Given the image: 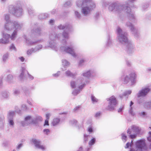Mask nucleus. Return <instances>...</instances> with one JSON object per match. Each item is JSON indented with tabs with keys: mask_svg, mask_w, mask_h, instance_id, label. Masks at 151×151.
Returning a JSON list of instances; mask_svg holds the SVG:
<instances>
[{
	"mask_svg": "<svg viewBox=\"0 0 151 151\" xmlns=\"http://www.w3.org/2000/svg\"><path fill=\"white\" fill-rule=\"evenodd\" d=\"M22 27V24L19 23L17 21L13 20L11 22L5 23L4 29L8 31H11L14 29L11 35L7 34H3V38L0 39V43L5 44L9 42V39L10 38L12 40H15L17 35L18 32L20 30Z\"/></svg>",
	"mask_w": 151,
	"mask_h": 151,
	"instance_id": "obj_1",
	"label": "nucleus"
},
{
	"mask_svg": "<svg viewBox=\"0 0 151 151\" xmlns=\"http://www.w3.org/2000/svg\"><path fill=\"white\" fill-rule=\"evenodd\" d=\"M116 32L118 41L121 43L126 45V50L127 53L129 55L133 53L135 50L134 47L132 42L128 40L127 33L123 32L122 29L119 27L117 28Z\"/></svg>",
	"mask_w": 151,
	"mask_h": 151,
	"instance_id": "obj_2",
	"label": "nucleus"
},
{
	"mask_svg": "<svg viewBox=\"0 0 151 151\" xmlns=\"http://www.w3.org/2000/svg\"><path fill=\"white\" fill-rule=\"evenodd\" d=\"M76 5L81 8V13L84 16H89L96 7L95 3L92 0H77Z\"/></svg>",
	"mask_w": 151,
	"mask_h": 151,
	"instance_id": "obj_3",
	"label": "nucleus"
},
{
	"mask_svg": "<svg viewBox=\"0 0 151 151\" xmlns=\"http://www.w3.org/2000/svg\"><path fill=\"white\" fill-rule=\"evenodd\" d=\"M136 0H129L125 1L123 5L124 7V11L127 13V17L129 20L133 23H135L137 22V19L134 12H131L130 7L134 6L133 3Z\"/></svg>",
	"mask_w": 151,
	"mask_h": 151,
	"instance_id": "obj_4",
	"label": "nucleus"
},
{
	"mask_svg": "<svg viewBox=\"0 0 151 151\" xmlns=\"http://www.w3.org/2000/svg\"><path fill=\"white\" fill-rule=\"evenodd\" d=\"M58 27L60 29H64L63 35H62L61 34L60 35V37L61 38L60 40L62 42V43L65 46L67 45H69L66 42V40L69 38V34L68 32H67L66 31L70 32L71 31L72 28L71 25L68 24L63 25L60 24L58 26Z\"/></svg>",
	"mask_w": 151,
	"mask_h": 151,
	"instance_id": "obj_5",
	"label": "nucleus"
},
{
	"mask_svg": "<svg viewBox=\"0 0 151 151\" xmlns=\"http://www.w3.org/2000/svg\"><path fill=\"white\" fill-rule=\"evenodd\" d=\"M9 11L11 14L17 17H21L23 14V9L20 1L17 2L14 6L9 5Z\"/></svg>",
	"mask_w": 151,
	"mask_h": 151,
	"instance_id": "obj_6",
	"label": "nucleus"
},
{
	"mask_svg": "<svg viewBox=\"0 0 151 151\" xmlns=\"http://www.w3.org/2000/svg\"><path fill=\"white\" fill-rule=\"evenodd\" d=\"M61 34H59L58 35L55 34L54 32H51L49 36V46H46V48H48L49 47L52 49L57 51L58 49L57 44L55 42V41L56 39L60 40L61 38L60 37Z\"/></svg>",
	"mask_w": 151,
	"mask_h": 151,
	"instance_id": "obj_7",
	"label": "nucleus"
},
{
	"mask_svg": "<svg viewBox=\"0 0 151 151\" xmlns=\"http://www.w3.org/2000/svg\"><path fill=\"white\" fill-rule=\"evenodd\" d=\"M89 80L85 79L83 78H81L76 81H70V86L72 88L78 87L79 89H82L86 86V84L88 83Z\"/></svg>",
	"mask_w": 151,
	"mask_h": 151,
	"instance_id": "obj_8",
	"label": "nucleus"
},
{
	"mask_svg": "<svg viewBox=\"0 0 151 151\" xmlns=\"http://www.w3.org/2000/svg\"><path fill=\"white\" fill-rule=\"evenodd\" d=\"M109 10L110 11H114L118 13L122 12L124 11V7L123 5L118 2H114L109 4L108 7Z\"/></svg>",
	"mask_w": 151,
	"mask_h": 151,
	"instance_id": "obj_9",
	"label": "nucleus"
},
{
	"mask_svg": "<svg viewBox=\"0 0 151 151\" xmlns=\"http://www.w3.org/2000/svg\"><path fill=\"white\" fill-rule=\"evenodd\" d=\"M106 100L108 101V105L106 108V109L109 111L114 110L117 104V101L116 98L114 96H112L106 99Z\"/></svg>",
	"mask_w": 151,
	"mask_h": 151,
	"instance_id": "obj_10",
	"label": "nucleus"
},
{
	"mask_svg": "<svg viewBox=\"0 0 151 151\" xmlns=\"http://www.w3.org/2000/svg\"><path fill=\"white\" fill-rule=\"evenodd\" d=\"M145 141L144 139L137 140L135 142V148H131L130 151H142L146 147Z\"/></svg>",
	"mask_w": 151,
	"mask_h": 151,
	"instance_id": "obj_11",
	"label": "nucleus"
},
{
	"mask_svg": "<svg viewBox=\"0 0 151 151\" xmlns=\"http://www.w3.org/2000/svg\"><path fill=\"white\" fill-rule=\"evenodd\" d=\"M70 45L67 46L61 47L60 48L61 50L63 51L68 53L74 58H76L77 55L74 51V46L72 43H70Z\"/></svg>",
	"mask_w": 151,
	"mask_h": 151,
	"instance_id": "obj_12",
	"label": "nucleus"
},
{
	"mask_svg": "<svg viewBox=\"0 0 151 151\" xmlns=\"http://www.w3.org/2000/svg\"><path fill=\"white\" fill-rule=\"evenodd\" d=\"M125 26L130 29L136 38H138L140 36L139 32L138 29L134 27V25L129 21H128L126 22Z\"/></svg>",
	"mask_w": 151,
	"mask_h": 151,
	"instance_id": "obj_13",
	"label": "nucleus"
},
{
	"mask_svg": "<svg viewBox=\"0 0 151 151\" xmlns=\"http://www.w3.org/2000/svg\"><path fill=\"white\" fill-rule=\"evenodd\" d=\"M125 26L130 29L136 38H138L140 36L139 32L138 29L134 27V25L129 21H128L126 22Z\"/></svg>",
	"mask_w": 151,
	"mask_h": 151,
	"instance_id": "obj_14",
	"label": "nucleus"
},
{
	"mask_svg": "<svg viewBox=\"0 0 151 151\" xmlns=\"http://www.w3.org/2000/svg\"><path fill=\"white\" fill-rule=\"evenodd\" d=\"M136 76L135 73H132L129 76H126L123 77L124 79L122 81H123L124 83L127 84L130 81L131 85H133L136 83Z\"/></svg>",
	"mask_w": 151,
	"mask_h": 151,
	"instance_id": "obj_15",
	"label": "nucleus"
},
{
	"mask_svg": "<svg viewBox=\"0 0 151 151\" xmlns=\"http://www.w3.org/2000/svg\"><path fill=\"white\" fill-rule=\"evenodd\" d=\"M32 142L35 145L36 148L41 149L42 150H45V146L41 144L40 141L39 140L33 139L32 140Z\"/></svg>",
	"mask_w": 151,
	"mask_h": 151,
	"instance_id": "obj_16",
	"label": "nucleus"
},
{
	"mask_svg": "<svg viewBox=\"0 0 151 151\" xmlns=\"http://www.w3.org/2000/svg\"><path fill=\"white\" fill-rule=\"evenodd\" d=\"M21 70V72L19 75V77L21 79L25 77L27 75L28 76V78L29 79L32 80L34 78V77L33 76L29 74L25 68L22 67Z\"/></svg>",
	"mask_w": 151,
	"mask_h": 151,
	"instance_id": "obj_17",
	"label": "nucleus"
},
{
	"mask_svg": "<svg viewBox=\"0 0 151 151\" xmlns=\"http://www.w3.org/2000/svg\"><path fill=\"white\" fill-rule=\"evenodd\" d=\"M150 91V89L148 87L142 88L140 90L137 94L138 97L145 96Z\"/></svg>",
	"mask_w": 151,
	"mask_h": 151,
	"instance_id": "obj_18",
	"label": "nucleus"
},
{
	"mask_svg": "<svg viewBox=\"0 0 151 151\" xmlns=\"http://www.w3.org/2000/svg\"><path fill=\"white\" fill-rule=\"evenodd\" d=\"M96 75L95 72L93 70H90L84 71L82 75L87 78L93 77Z\"/></svg>",
	"mask_w": 151,
	"mask_h": 151,
	"instance_id": "obj_19",
	"label": "nucleus"
},
{
	"mask_svg": "<svg viewBox=\"0 0 151 151\" xmlns=\"http://www.w3.org/2000/svg\"><path fill=\"white\" fill-rule=\"evenodd\" d=\"M24 38L26 40V43L29 45H34L36 43H37L40 41H32V40L29 39H27L26 36L24 35Z\"/></svg>",
	"mask_w": 151,
	"mask_h": 151,
	"instance_id": "obj_20",
	"label": "nucleus"
},
{
	"mask_svg": "<svg viewBox=\"0 0 151 151\" xmlns=\"http://www.w3.org/2000/svg\"><path fill=\"white\" fill-rule=\"evenodd\" d=\"M131 128L132 131L134 132V133L137 134L140 133L141 130V128L135 125L132 126L131 127Z\"/></svg>",
	"mask_w": 151,
	"mask_h": 151,
	"instance_id": "obj_21",
	"label": "nucleus"
},
{
	"mask_svg": "<svg viewBox=\"0 0 151 151\" xmlns=\"http://www.w3.org/2000/svg\"><path fill=\"white\" fill-rule=\"evenodd\" d=\"M25 122H27L28 124H30L32 123H35L36 122L34 121V118H32L31 116H28L25 118Z\"/></svg>",
	"mask_w": 151,
	"mask_h": 151,
	"instance_id": "obj_22",
	"label": "nucleus"
},
{
	"mask_svg": "<svg viewBox=\"0 0 151 151\" xmlns=\"http://www.w3.org/2000/svg\"><path fill=\"white\" fill-rule=\"evenodd\" d=\"M65 75L68 77H70L72 78H75V76L77 75V73H73L69 70H67L65 72Z\"/></svg>",
	"mask_w": 151,
	"mask_h": 151,
	"instance_id": "obj_23",
	"label": "nucleus"
},
{
	"mask_svg": "<svg viewBox=\"0 0 151 151\" xmlns=\"http://www.w3.org/2000/svg\"><path fill=\"white\" fill-rule=\"evenodd\" d=\"M131 93V90L126 91L124 92L123 94L120 95L119 97L121 99H122L124 96L127 97V98L128 96Z\"/></svg>",
	"mask_w": 151,
	"mask_h": 151,
	"instance_id": "obj_24",
	"label": "nucleus"
},
{
	"mask_svg": "<svg viewBox=\"0 0 151 151\" xmlns=\"http://www.w3.org/2000/svg\"><path fill=\"white\" fill-rule=\"evenodd\" d=\"M113 45L112 40L109 36H108L107 41L106 45V47L108 48L111 47Z\"/></svg>",
	"mask_w": 151,
	"mask_h": 151,
	"instance_id": "obj_25",
	"label": "nucleus"
},
{
	"mask_svg": "<svg viewBox=\"0 0 151 151\" xmlns=\"http://www.w3.org/2000/svg\"><path fill=\"white\" fill-rule=\"evenodd\" d=\"M32 32L33 33L36 35H39L40 34V29L39 27H36V26H35L34 27Z\"/></svg>",
	"mask_w": 151,
	"mask_h": 151,
	"instance_id": "obj_26",
	"label": "nucleus"
},
{
	"mask_svg": "<svg viewBox=\"0 0 151 151\" xmlns=\"http://www.w3.org/2000/svg\"><path fill=\"white\" fill-rule=\"evenodd\" d=\"M15 115L14 111H10L9 112L8 115V119H13V118Z\"/></svg>",
	"mask_w": 151,
	"mask_h": 151,
	"instance_id": "obj_27",
	"label": "nucleus"
},
{
	"mask_svg": "<svg viewBox=\"0 0 151 151\" xmlns=\"http://www.w3.org/2000/svg\"><path fill=\"white\" fill-rule=\"evenodd\" d=\"M4 20L6 21L5 23H9L13 20H10L9 15L8 14H4Z\"/></svg>",
	"mask_w": 151,
	"mask_h": 151,
	"instance_id": "obj_28",
	"label": "nucleus"
},
{
	"mask_svg": "<svg viewBox=\"0 0 151 151\" xmlns=\"http://www.w3.org/2000/svg\"><path fill=\"white\" fill-rule=\"evenodd\" d=\"M48 17V14L47 13H42L39 15V18L42 19H45Z\"/></svg>",
	"mask_w": 151,
	"mask_h": 151,
	"instance_id": "obj_29",
	"label": "nucleus"
},
{
	"mask_svg": "<svg viewBox=\"0 0 151 151\" xmlns=\"http://www.w3.org/2000/svg\"><path fill=\"white\" fill-rule=\"evenodd\" d=\"M27 10L28 14L31 16L33 15L35 13L34 10L32 7H29L27 8Z\"/></svg>",
	"mask_w": 151,
	"mask_h": 151,
	"instance_id": "obj_30",
	"label": "nucleus"
},
{
	"mask_svg": "<svg viewBox=\"0 0 151 151\" xmlns=\"http://www.w3.org/2000/svg\"><path fill=\"white\" fill-rule=\"evenodd\" d=\"M127 133L129 135V137L131 139H134L135 138L137 134L134 133L133 134H131V132L130 131V129H128L127 130Z\"/></svg>",
	"mask_w": 151,
	"mask_h": 151,
	"instance_id": "obj_31",
	"label": "nucleus"
},
{
	"mask_svg": "<svg viewBox=\"0 0 151 151\" xmlns=\"http://www.w3.org/2000/svg\"><path fill=\"white\" fill-rule=\"evenodd\" d=\"M134 104L133 102L132 101L130 102V109L129 110V112L130 114L132 116H134L135 115V113L133 112V109L132 106Z\"/></svg>",
	"mask_w": 151,
	"mask_h": 151,
	"instance_id": "obj_32",
	"label": "nucleus"
},
{
	"mask_svg": "<svg viewBox=\"0 0 151 151\" xmlns=\"http://www.w3.org/2000/svg\"><path fill=\"white\" fill-rule=\"evenodd\" d=\"M74 15L76 18L80 19L81 18V15L77 11H74Z\"/></svg>",
	"mask_w": 151,
	"mask_h": 151,
	"instance_id": "obj_33",
	"label": "nucleus"
},
{
	"mask_svg": "<svg viewBox=\"0 0 151 151\" xmlns=\"http://www.w3.org/2000/svg\"><path fill=\"white\" fill-rule=\"evenodd\" d=\"M62 65L65 68L68 67L70 65V63L65 60H63L62 61Z\"/></svg>",
	"mask_w": 151,
	"mask_h": 151,
	"instance_id": "obj_34",
	"label": "nucleus"
},
{
	"mask_svg": "<svg viewBox=\"0 0 151 151\" xmlns=\"http://www.w3.org/2000/svg\"><path fill=\"white\" fill-rule=\"evenodd\" d=\"M60 122V119L58 118L54 119L53 122H52V125L55 126L59 124Z\"/></svg>",
	"mask_w": 151,
	"mask_h": 151,
	"instance_id": "obj_35",
	"label": "nucleus"
},
{
	"mask_svg": "<svg viewBox=\"0 0 151 151\" xmlns=\"http://www.w3.org/2000/svg\"><path fill=\"white\" fill-rule=\"evenodd\" d=\"M145 108L149 109L151 108V102H145L144 105Z\"/></svg>",
	"mask_w": 151,
	"mask_h": 151,
	"instance_id": "obj_36",
	"label": "nucleus"
},
{
	"mask_svg": "<svg viewBox=\"0 0 151 151\" xmlns=\"http://www.w3.org/2000/svg\"><path fill=\"white\" fill-rule=\"evenodd\" d=\"M91 100L93 103H97L98 101V100L96 99L93 95H91Z\"/></svg>",
	"mask_w": 151,
	"mask_h": 151,
	"instance_id": "obj_37",
	"label": "nucleus"
},
{
	"mask_svg": "<svg viewBox=\"0 0 151 151\" xmlns=\"http://www.w3.org/2000/svg\"><path fill=\"white\" fill-rule=\"evenodd\" d=\"M86 60L85 59H82L80 60L78 63V65L79 66H82L84 65V63L86 62Z\"/></svg>",
	"mask_w": 151,
	"mask_h": 151,
	"instance_id": "obj_38",
	"label": "nucleus"
},
{
	"mask_svg": "<svg viewBox=\"0 0 151 151\" xmlns=\"http://www.w3.org/2000/svg\"><path fill=\"white\" fill-rule=\"evenodd\" d=\"M4 123V117L2 116H0V123L1 127H3Z\"/></svg>",
	"mask_w": 151,
	"mask_h": 151,
	"instance_id": "obj_39",
	"label": "nucleus"
},
{
	"mask_svg": "<svg viewBox=\"0 0 151 151\" xmlns=\"http://www.w3.org/2000/svg\"><path fill=\"white\" fill-rule=\"evenodd\" d=\"M34 121L36 122L35 124H36L38 122L41 121L42 120V118L39 116H36V118H34Z\"/></svg>",
	"mask_w": 151,
	"mask_h": 151,
	"instance_id": "obj_40",
	"label": "nucleus"
},
{
	"mask_svg": "<svg viewBox=\"0 0 151 151\" xmlns=\"http://www.w3.org/2000/svg\"><path fill=\"white\" fill-rule=\"evenodd\" d=\"M9 124L11 127H14V122L13 119H8Z\"/></svg>",
	"mask_w": 151,
	"mask_h": 151,
	"instance_id": "obj_41",
	"label": "nucleus"
},
{
	"mask_svg": "<svg viewBox=\"0 0 151 151\" xmlns=\"http://www.w3.org/2000/svg\"><path fill=\"white\" fill-rule=\"evenodd\" d=\"M122 139V140L124 142H125L127 140V137L124 133H122L121 134Z\"/></svg>",
	"mask_w": 151,
	"mask_h": 151,
	"instance_id": "obj_42",
	"label": "nucleus"
},
{
	"mask_svg": "<svg viewBox=\"0 0 151 151\" xmlns=\"http://www.w3.org/2000/svg\"><path fill=\"white\" fill-rule=\"evenodd\" d=\"M96 140V139L95 138L93 137L92 139H91V140H90L88 142V144L89 145L91 146L93 145L95 142Z\"/></svg>",
	"mask_w": 151,
	"mask_h": 151,
	"instance_id": "obj_43",
	"label": "nucleus"
},
{
	"mask_svg": "<svg viewBox=\"0 0 151 151\" xmlns=\"http://www.w3.org/2000/svg\"><path fill=\"white\" fill-rule=\"evenodd\" d=\"M70 124L73 126H76L77 123V120L75 119H72L70 120L69 121Z\"/></svg>",
	"mask_w": 151,
	"mask_h": 151,
	"instance_id": "obj_44",
	"label": "nucleus"
},
{
	"mask_svg": "<svg viewBox=\"0 0 151 151\" xmlns=\"http://www.w3.org/2000/svg\"><path fill=\"white\" fill-rule=\"evenodd\" d=\"M2 96L4 98H7L9 96V93L7 91H4L2 93Z\"/></svg>",
	"mask_w": 151,
	"mask_h": 151,
	"instance_id": "obj_45",
	"label": "nucleus"
},
{
	"mask_svg": "<svg viewBox=\"0 0 151 151\" xmlns=\"http://www.w3.org/2000/svg\"><path fill=\"white\" fill-rule=\"evenodd\" d=\"M80 90L79 89H76L75 90L73 91L72 92V94L74 96L77 95L80 92Z\"/></svg>",
	"mask_w": 151,
	"mask_h": 151,
	"instance_id": "obj_46",
	"label": "nucleus"
},
{
	"mask_svg": "<svg viewBox=\"0 0 151 151\" xmlns=\"http://www.w3.org/2000/svg\"><path fill=\"white\" fill-rule=\"evenodd\" d=\"M89 135H86L84 134V141L86 142L88 140V138L90 137Z\"/></svg>",
	"mask_w": 151,
	"mask_h": 151,
	"instance_id": "obj_47",
	"label": "nucleus"
},
{
	"mask_svg": "<svg viewBox=\"0 0 151 151\" xmlns=\"http://www.w3.org/2000/svg\"><path fill=\"white\" fill-rule=\"evenodd\" d=\"M35 50L34 49L32 48L31 49L29 50L27 52V54L28 55H30L32 53L35 52Z\"/></svg>",
	"mask_w": 151,
	"mask_h": 151,
	"instance_id": "obj_48",
	"label": "nucleus"
},
{
	"mask_svg": "<svg viewBox=\"0 0 151 151\" xmlns=\"http://www.w3.org/2000/svg\"><path fill=\"white\" fill-rule=\"evenodd\" d=\"M19 90L18 89H15L13 90V94L15 95H19L20 93Z\"/></svg>",
	"mask_w": 151,
	"mask_h": 151,
	"instance_id": "obj_49",
	"label": "nucleus"
},
{
	"mask_svg": "<svg viewBox=\"0 0 151 151\" xmlns=\"http://www.w3.org/2000/svg\"><path fill=\"white\" fill-rule=\"evenodd\" d=\"M109 3L107 1H104L102 2V5L103 7H106L107 5H109Z\"/></svg>",
	"mask_w": 151,
	"mask_h": 151,
	"instance_id": "obj_50",
	"label": "nucleus"
},
{
	"mask_svg": "<svg viewBox=\"0 0 151 151\" xmlns=\"http://www.w3.org/2000/svg\"><path fill=\"white\" fill-rule=\"evenodd\" d=\"M42 46L41 45H37L34 49L35 50V52H36L37 51H38L40 49H41L42 48Z\"/></svg>",
	"mask_w": 151,
	"mask_h": 151,
	"instance_id": "obj_51",
	"label": "nucleus"
},
{
	"mask_svg": "<svg viewBox=\"0 0 151 151\" xmlns=\"http://www.w3.org/2000/svg\"><path fill=\"white\" fill-rule=\"evenodd\" d=\"M71 5V3L70 1H68L65 2L64 4V6L65 7L70 6Z\"/></svg>",
	"mask_w": 151,
	"mask_h": 151,
	"instance_id": "obj_52",
	"label": "nucleus"
},
{
	"mask_svg": "<svg viewBox=\"0 0 151 151\" xmlns=\"http://www.w3.org/2000/svg\"><path fill=\"white\" fill-rule=\"evenodd\" d=\"M43 132L45 134H46L47 135H48L50 134V131L49 129H44L43 130Z\"/></svg>",
	"mask_w": 151,
	"mask_h": 151,
	"instance_id": "obj_53",
	"label": "nucleus"
},
{
	"mask_svg": "<svg viewBox=\"0 0 151 151\" xmlns=\"http://www.w3.org/2000/svg\"><path fill=\"white\" fill-rule=\"evenodd\" d=\"M9 56V54L8 53H6L4 54L3 57V60L4 61H5L6 59L8 58Z\"/></svg>",
	"mask_w": 151,
	"mask_h": 151,
	"instance_id": "obj_54",
	"label": "nucleus"
},
{
	"mask_svg": "<svg viewBox=\"0 0 151 151\" xmlns=\"http://www.w3.org/2000/svg\"><path fill=\"white\" fill-rule=\"evenodd\" d=\"M149 5L147 4H144L142 6V10L143 11L145 10L148 7Z\"/></svg>",
	"mask_w": 151,
	"mask_h": 151,
	"instance_id": "obj_55",
	"label": "nucleus"
},
{
	"mask_svg": "<svg viewBox=\"0 0 151 151\" xmlns=\"http://www.w3.org/2000/svg\"><path fill=\"white\" fill-rule=\"evenodd\" d=\"M21 124L23 127H25L29 124L27 122L24 121H22L21 122Z\"/></svg>",
	"mask_w": 151,
	"mask_h": 151,
	"instance_id": "obj_56",
	"label": "nucleus"
},
{
	"mask_svg": "<svg viewBox=\"0 0 151 151\" xmlns=\"http://www.w3.org/2000/svg\"><path fill=\"white\" fill-rule=\"evenodd\" d=\"M13 78V76L11 74H9L7 77V81H9L11 80Z\"/></svg>",
	"mask_w": 151,
	"mask_h": 151,
	"instance_id": "obj_57",
	"label": "nucleus"
},
{
	"mask_svg": "<svg viewBox=\"0 0 151 151\" xmlns=\"http://www.w3.org/2000/svg\"><path fill=\"white\" fill-rule=\"evenodd\" d=\"M133 144V140H132L131 143L129 142H127L126 145V147L125 146V148H128L129 147V146H131Z\"/></svg>",
	"mask_w": 151,
	"mask_h": 151,
	"instance_id": "obj_58",
	"label": "nucleus"
},
{
	"mask_svg": "<svg viewBox=\"0 0 151 151\" xmlns=\"http://www.w3.org/2000/svg\"><path fill=\"white\" fill-rule=\"evenodd\" d=\"M9 49L12 50H14V51H16V48L14 46V45L13 44H12L10 47Z\"/></svg>",
	"mask_w": 151,
	"mask_h": 151,
	"instance_id": "obj_59",
	"label": "nucleus"
},
{
	"mask_svg": "<svg viewBox=\"0 0 151 151\" xmlns=\"http://www.w3.org/2000/svg\"><path fill=\"white\" fill-rule=\"evenodd\" d=\"M80 107V106H78L75 107L73 110V111L75 112H76L78 111Z\"/></svg>",
	"mask_w": 151,
	"mask_h": 151,
	"instance_id": "obj_60",
	"label": "nucleus"
},
{
	"mask_svg": "<svg viewBox=\"0 0 151 151\" xmlns=\"http://www.w3.org/2000/svg\"><path fill=\"white\" fill-rule=\"evenodd\" d=\"M22 109L23 110H26L27 109V107L25 104H22Z\"/></svg>",
	"mask_w": 151,
	"mask_h": 151,
	"instance_id": "obj_61",
	"label": "nucleus"
},
{
	"mask_svg": "<svg viewBox=\"0 0 151 151\" xmlns=\"http://www.w3.org/2000/svg\"><path fill=\"white\" fill-rule=\"evenodd\" d=\"M149 136L147 138V140L150 142H151V132H149Z\"/></svg>",
	"mask_w": 151,
	"mask_h": 151,
	"instance_id": "obj_62",
	"label": "nucleus"
},
{
	"mask_svg": "<svg viewBox=\"0 0 151 151\" xmlns=\"http://www.w3.org/2000/svg\"><path fill=\"white\" fill-rule=\"evenodd\" d=\"M101 115V113L100 112H97L95 114V116L96 118H99Z\"/></svg>",
	"mask_w": 151,
	"mask_h": 151,
	"instance_id": "obj_63",
	"label": "nucleus"
},
{
	"mask_svg": "<svg viewBox=\"0 0 151 151\" xmlns=\"http://www.w3.org/2000/svg\"><path fill=\"white\" fill-rule=\"evenodd\" d=\"M144 100L143 99H140L138 101V103L140 104H143V105L144 104L145 102L144 103Z\"/></svg>",
	"mask_w": 151,
	"mask_h": 151,
	"instance_id": "obj_64",
	"label": "nucleus"
}]
</instances>
